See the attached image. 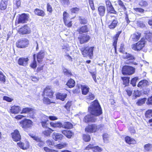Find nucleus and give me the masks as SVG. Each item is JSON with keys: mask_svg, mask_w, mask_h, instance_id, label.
I'll use <instances>...</instances> for the list:
<instances>
[{"mask_svg": "<svg viewBox=\"0 0 152 152\" xmlns=\"http://www.w3.org/2000/svg\"><path fill=\"white\" fill-rule=\"evenodd\" d=\"M3 99L9 102H11L13 100L12 99L7 96H4Z\"/></svg>", "mask_w": 152, "mask_h": 152, "instance_id": "e2e57ef3", "label": "nucleus"}, {"mask_svg": "<svg viewBox=\"0 0 152 152\" xmlns=\"http://www.w3.org/2000/svg\"><path fill=\"white\" fill-rule=\"evenodd\" d=\"M30 136L34 140H35L37 142H38L39 141H41V140H42L41 138L35 136H34L32 134Z\"/></svg>", "mask_w": 152, "mask_h": 152, "instance_id": "864d4df0", "label": "nucleus"}, {"mask_svg": "<svg viewBox=\"0 0 152 152\" xmlns=\"http://www.w3.org/2000/svg\"><path fill=\"white\" fill-rule=\"evenodd\" d=\"M34 12L35 14L39 16L44 17L45 15V13L43 10L38 9H35Z\"/></svg>", "mask_w": 152, "mask_h": 152, "instance_id": "a878e982", "label": "nucleus"}, {"mask_svg": "<svg viewBox=\"0 0 152 152\" xmlns=\"http://www.w3.org/2000/svg\"><path fill=\"white\" fill-rule=\"evenodd\" d=\"M81 88L82 94L83 95H86L89 91V88L86 85H81Z\"/></svg>", "mask_w": 152, "mask_h": 152, "instance_id": "5701e85b", "label": "nucleus"}, {"mask_svg": "<svg viewBox=\"0 0 152 152\" xmlns=\"http://www.w3.org/2000/svg\"><path fill=\"white\" fill-rule=\"evenodd\" d=\"M62 133L69 138H71L73 135V133L70 130H64L62 131Z\"/></svg>", "mask_w": 152, "mask_h": 152, "instance_id": "bb28decb", "label": "nucleus"}, {"mask_svg": "<svg viewBox=\"0 0 152 152\" xmlns=\"http://www.w3.org/2000/svg\"><path fill=\"white\" fill-rule=\"evenodd\" d=\"M46 143L49 146L53 145H54V143L53 142L49 140H47L46 141Z\"/></svg>", "mask_w": 152, "mask_h": 152, "instance_id": "0e129e2a", "label": "nucleus"}, {"mask_svg": "<svg viewBox=\"0 0 152 152\" xmlns=\"http://www.w3.org/2000/svg\"><path fill=\"white\" fill-rule=\"evenodd\" d=\"M126 58L127 59H128V60L127 61V63H129V62H128L129 60L131 61H130V62H132V60L134 59V58L133 56L129 54H126Z\"/></svg>", "mask_w": 152, "mask_h": 152, "instance_id": "49530a36", "label": "nucleus"}, {"mask_svg": "<svg viewBox=\"0 0 152 152\" xmlns=\"http://www.w3.org/2000/svg\"><path fill=\"white\" fill-rule=\"evenodd\" d=\"M141 95V93L140 91L137 90H135L133 93V99H135L137 97L140 96Z\"/></svg>", "mask_w": 152, "mask_h": 152, "instance_id": "72a5a7b5", "label": "nucleus"}, {"mask_svg": "<svg viewBox=\"0 0 152 152\" xmlns=\"http://www.w3.org/2000/svg\"><path fill=\"white\" fill-rule=\"evenodd\" d=\"M63 137L62 134L58 133L55 132L52 134V138L55 141H60L62 140Z\"/></svg>", "mask_w": 152, "mask_h": 152, "instance_id": "4468645a", "label": "nucleus"}, {"mask_svg": "<svg viewBox=\"0 0 152 152\" xmlns=\"http://www.w3.org/2000/svg\"><path fill=\"white\" fill-rule=\"evenodd\" d=\"M145 42L144 39H142L137 43L132 45V48L135 50L139 51L141 50L144 47Z\"/></svg>", "mask_w": 152, "mask_h": 152, "instance_id": "20e7f679", "label": "nucleus"}, {"mask_svg": "<svg viewBox=\"0 0 152 152\" xmlns=\"http://www.w3.org/2000/svg\"><path fill=\"white\" fill-rule=\"evenodd\" d=\"M45 55V52L44 50H41L38 53L37 56V61L39 62H40L41 61L40 60L44 57Z\"/></svg>", "mask_w": 152, "mask_h": 152, "instance_id": "aec40b11", "label": "nucleus"}, {"mask_svg": "<svg viewBox=\"0 0 152 152\" xmlns=\"http://www.w3.org/2000/svg\"><path fill=\"white\" fill-rule=\"evenodd\" d=\"M43 118L45 121H42L41 122L42 126L43 128H47L48 125V124L47 123V121H48V116L44 115L43 116Z\"/></svg>", "mask_w": 152, "mask_h": 152, "instance_id": "c85d7f7f", "label": "nucleus"}, {"mask_svg": "<svg viewBox=\"0 0 152 152\" xmlns=\"http://www.w3.org/2000/svg\"><path fill=\"white\" fill-rule=\"evenodd\" d=\"M86 99L88 100H92L94 98V95L91 93H89L88 95L86 96Z\"/></svg>", "mask_w": 152, "mask_h": 152, "instance_id": "603ef678", "label": "nucleus"}, {"mask_svg": "<svg viewBox=\"0 0 152 152\" xmlns=\"http://www.w3.org/2000/svg\"><path fill=\"white\" fill-rule=\"evenodd\" d=\"M118 36L119 35L118 34H117L115 37L114 38V42L113 43V45L114 46L115 50H116V44Z\"/></svg>", "mask_w": 152, "mask_h": 152, "instance_id": "8fccbe9b", "label": "nucleus"}, {"mask_svg": "<svg viewBox=\"0 0 152 152\" xmlns=\"http://www.w3.org/2000/svg\"><path fill=\"white\" fill-rule=\"evenodd\" d=\"M121 79L123 80V84L127 86L129 82V77H121Z\"/></svg>", "mask_w": 152, "mask_h": 152, "instance_id": "58836bf2", "label": "nucleus"}, {"mask_svg": "<svg viewBox=\"0 0 152 152\" xmlns=\"http://www.w3.org/2000/svg\"><path fill=\"white\" fill-rule=\"evenodd\" d=\"M19 34H30L31 32V30L29 27L27 25H25L20 28L18 30Z\"/></svg>", "mask_w": 152, "mask_h": 152, "instance_id": "1a4fd4ad", "label": "nucleus"}, {"mask_svg": "<svg viewBox=\"0 0 152 152\" xmlns=\"http://www.w3.org/2000/svg\"><path fill=\"white\" fill-rule=\"evenodd\" d=\"M75 82L74 80L72 79L69 80L66 84L69 88H72L73 87L75 86Z\"/></svg>", "mask_w": 152, "mask_h": 152, "instance_id": "473e14b6", "label": "nucleus"}, {"mask_svg": "<svg viewBox=\"0 0 152 152\" xmlns=\"http://www.w3.org/2000/svg\"><path fill=\"white\" fill-rule=\"evenodd\" d=\"M105 8L104 6H99L98 8L99 14L101 16H103L105 13Z\"/></svg>", "mask_w": 152, "mask_h": 152, "instance_id": "4be33fe9", "label": "nucleus"}, {"mask_svg": "<svg viewBox=\"0 0 152 152\" xmlns=\"http://www.w3.org/2000/svg\"><path fill=\"white\" fill-rule=\"evenodd\" d=\"M28 16L27 14H23L19 17L18 21V23H24L28 20Z\"/></svg>", "mask_w": 152, "mask_h": 152, "instance_id": "ddd939ff", "label": "nucleus"}, {"mask_svg": "<svg viewBox=\"0 0 152 152\" xmlns=\"http://www.w3.org/2000/svg\"><path fill=\"white\" fill-rule=\"evenodd\" d=\"M134 10L135 11L137 12H143L144 11V10L142 8H134Z\"/></svg>", "mask_w": 152, "mask_h": 152, "instance_id": "774afa93", "label": "nucleus"}, {"mask_svg": "<svg viewBox=\"0 0 152 152\" xmlns=\"http://www.w3.org/2000/svg\"><path fill=\"white\" fill-rule=\"evenodd\" d=\"M148 85V81L146 80H143L139 82L137 85V86L141 88Z\"/></svg>", "mask_w": 152, "mask_h": 152, "instance_id": "cd10ccee", "label": "nucleus"}, {"mask_svg": "<svg viewBox=\"0 0 152 152\" xmlns=\"http://www.w3.org/2000/svg\"><path fill=\"white\" fill-rule=\"evenodd\" d=\"M29 44V40L26 38H22L18 40L16 42V46L19 48H24L27 47Z\"/></svg>", "mask_w": 152, "mask_h": 152, "instance_id": "7ed1b4c3", "label": "nucleus"}, {"mask_svg": "<svg viewBox=\"0 0 152 152\" xmlns=\"http://www.w3.org/2000/svg\"><path fill=\"white\" fill-rule=\"evenodd\" d=\"M126 91L129 96L132 95V91L130 88H129L126 89Z\"/></svg>", "mask_w": 152, "mask_h": 152, "instance_id": "338daca9", "label": "nucleus"}, {"mask_svg": "<svg viewBox=\"0 0 152 152\" xmlns=\"http://www.w3.org/2000/svg\"><path fill=\"white\" fill-rule=\"evenodd\" d=\"M50 126L54 128L61 127L62 126V125L60 123H54L51 122L50 123Z\"/></svg>", "mask_w": 152, "mask_h": 152, "instance_id": "4c0bfd02", "label": "nucleus"}, {"mask_svg": "<svg viewBox=\"0 0 152 152\" xmlns=\"http://www.w3.org/2000/svg\"><path fill=\"white\" fill-rule=\"evenodd\" d=\"M138 79V78L137 77H135L132 79L131 81V84H132L133 86H136V82Z\"/></svg>", "mask_w": 152, "mask_h": 152, "instance_id": "5fc2aeb1", "label": "nucleus"}, {"mask_svg": "<svg viewBox=\"0 0 152 152\" xmlns=\"http://www.w3.org/2000/svg\"><path fill=\"white\" fill-rule=\"evenodd\" d=\"M94 47H91L89 48H88V56L90 57H91L93 56V52L94 48Z\"/></svg>", "mask_w": 152, "mask_h": 152, "instance_id": "a19ab883", "label": "nucleus"}, {"mask_svg": "<svg viewBox=\"0 0 152 152\" xmlns=\"http://www.w3.org/2000/svg\"><path fill=\"white\" fill-rule=\"evenodd\" d=\"M17 144L18 146L23 150H26L29 147V143L28 141H26L25 143L20 142Z\"/></svg>", "mask_w": 152, "mask_h": 152, "instance_id": "dca6fc26", "label": "nucleus"}, {"mask_svg": "<svg viewBox=\"0 0 152 152\" xmlns=\"http://www.w3.org/2000/svg\"><path fill=\"white\" fill-rule=\"evenodd\" d=\"M81 44H83L88 42L90 39V37L89 35L84 34L80 36L79 37Z\"/></svg>", "mask_w": 152, "mask_h": 152, "instance_id": "2eb2a0df", "label": "nucleus"}, {"mask_svg": "<svg viewBox=\"0 0 152 152\" xmlns=\"http://www.w3.org/2000/svg\"><path fill=\"white\" fill-rule=\"evenodd\" d=\"M66 145L67 144L66 143H61L55 145V146L56 148L61 149L64 148Z\"/></svg>", "mask_w": 152, "mask_h": 152, "instance_id": "79ce46f5", "label": "nucleus"}, {"mask_svg": "<svg viewBox=\"0 0 152 152\" xmlns=\"http://www.w3.org/2000/svg\"><path fill=\"white\" fill-rule=\"evenodd\" d=\"M53 92L50 86H47L43 91L44 96H47L50 98H52L53 95Z\"/></svg>", "mask_w": 152, "mask_h": 152, "instance_id": "9b49d317", "label": "nucleus"}, {"mask_svg": "<svg viewBox=\"0 0 152 152\" xmlns=\"http://www.w3.org/2000/svg\"><path fill=\"white\" fill-rule=\"evenodd\" d=\"M110 21L108 27L111 29H113L117 26L118 21L117 18L114 16L111 15L109 17Z\"/></svg>", "mask_w": 152, "mask_h": 152, "instance_id": "39448f33", "label": "nucleus"}, {"mask_svg": "<svg viewBox=\"0 0 152 152\" xmlns=\"http://www.w3.org/2000/svg\"><path fill=\"white\" fill-rule=\"evenodd\" d=\"M20 124L24 130L31 128L33 125L32 121L28 119L25 118L20 122Z\"/></svg>", "mask_w": 152, "mask_h": 152, "instance_id": "f03ea898", "label": "nucleus"}, {"mask_svg": "<svg viewBox=\"0 0 152 152\" xmlns=\"http://www.w3.org/2000/svg\"><path fill=\"white\" fill-rule=\"evenodd\" d=\"M62 127L66 129H70L72 128V125L69 122H65Z\"/></svg>", "mask_w": 152, "mask_h": 152, "instance_id": "e433bc0d", "label": "nucleus"}, {"mask_svg": "<svg viewBox=\"0 0 152 152\" xmlns=\"http://www.w3.org/2000/svg\"><path fill=\"white\" fill-rule=\"evenodd\" d=\"M102 150V148L98 146H94L92 151L94 152H100Z\"/></svg>", "mask_w": 152, "mask_h": 152, "instance_id": "bf43d9fd", "label": "nucleus"}, {"mask_svg": "<svg viewBox=\"0 0 152 152\" xmlns=\"http://www.w3.org/2000/svg\"><path fill=\"white\" fill-rule=\"evenodd\" d=\"M61 47L62 49L64 50L65 51L66 53L69 51L70 50V48L67 45H63L61 46Z\"/></svg>", "mask_w": 152, "mask_h": 152, "instance_id": "4d7b16f0", "label": "nucleus"}, {"mask_svg": "<svg viewBox=\"0 0 152 152\" xmlns=\"http://www.w3.org/2000/svg\"><path fill=\"white\" fill-rule=\"evenodd\" d=\"M28 60V58H20L18 60V63L20 65L25 66L27 64Z\"/></svg>", "mask_w": 152, "mask_h": 152, "instance_id": "f3484780", "label": "nucleus"}, {"mask_svg": "<svg viewBox=\"0 0 152 152\" xmlns=\"http://www.w3.org/2000/svg\"><path fill=\"white\" fill-rule=\"evenodd\" d=\"M135 69L129 66H124L122 70V73L124 75H130L133 74L135 72Z\"/></svg>", "mask_w": 152, "mask_h": 152, "instance_id": "423d86ee", "label": "nucleus"}, {"mask_svg": "<svg viewBox=\"0 0 152 152\" xmlns=\"http://www.w3.org/2000/svg\"><path fill=\"white\" fill-rule=\"evenodd\" d=\"M5 77L2 73H0V81L2 83L5 82Z\"/></svg>", "mask_w": 152, "mask_h": 152, "instance_id": "6e6d98bb", "label": "nucleus"}, {"mask_svg": "<svg viewBox=\"0 0 152 152\" xmlns=\"http://www.w3.org/2000/svg\"><path fill=\"white\" fill-rule=\"evenodd\" d=\"M141 34L139 32L135 33L131 35V37L134 41H137L140 39Z\"/></svg>", "mask_w": 152, "mask_h": 152, "instance_id": "b1692460", "label": "nucleus"}, {"mask_svg": "<svg viewBox=\"0 0 152 152\" xmlns=\"http://www.w3.org/2000/svg\"><path fill=\"white\" fill-rule=\"evenodd\" d=\"M80 22L81 24H85L87 23V21L85 18H82L80 19Z\"/></svg>", "mask_w": 152, "mask_h": 152, "instance_id": "680f3d73", "label": "nucleus"}, {"mask_svg": "<svg viewBox=\"0 0 152 152\" xmlns=\"http://www.w3.org/2000/svg\"><path fill=\"white\" fill-rule=\"evenodd\" d=\"M146 100V99L145 98L139 99L137 100L136 104L138 106H141L145 103Z\"/></svg>", "mask_w": 152, "mask_h": 152, "instance_id": "c9c22d12", "label": "nucleus"}, {"mask_svg": "<svg viewBox=\"0 0 152 152\" xmlns=\"http://www.w3.org/2000/svg\"><path fill=\"white\" fill-rule=\"evenodd\" d=\"M117 3L121 8L124 10H126V9L123 2L121 0H118Z\"/></svg>", "mask_w": 152, "mask_h": 152, "instance_id": "3c124183", "label": "nucleus"}, {"mask_svg": "<svg viewBox=\"0 0 152 152\" xmlns=\"http://www.w3.org/2000/svg\"><path fill=\"white\" fill-rule=\"evenodd\" d=\"M34 61L31 64L30 66L33 68H35L37 66V63L36 61V55L34 54L33 55Z\"/></svg>", "mask_w": 152, "mask_h": 152, "instance_id": "37998d69", "label": "nucleus"}, {"mask_svg": "<svg viewBox=\"0 0 152 152\" xmlns=\"http://www.w3.org/2000/svg\"><path fill=\"white\" fill-rule=\"evenodd\" d=\"M47 96H44V97L43 99L44 103L47 104H50V103H53L51 102L50 99L47 97Z\"/></svg>", "mask_w": 152, "mask_h": 152, "instance_id": "de8ad7c7", "label": "nucleus"}, {"mask_svg": "<svg viewBox=\"0 0 152 152\" xmlns=\"http://www.w3.org/2000/svg\"><path fill=\"white\" fill-rule=\"evenodd\" d=\"M125 140L126 143L129 144H134L136 142L135 140L128 136L125 137Z\"/></svg>", "mask_w": 152, "mask_h": 152, "instance_id": "6ab92c4d", "label": "nucleus"}, {"mask_svg": "<svg viewBox=\"0 0 152 152\" xmlns=\"http://www.w3.org/2000/svg\"><path fill=\"white\" fill-rule=\"evenodd\" d=\"M102 127L101 125H96L93 124L88 125L85 129V131L88 132L93 133L95 132Z\"/></svg>", "mask_w": 152, "mask_h": 152, "instance_id": "6e6552de", "label": "nucleus"}, {"mask_svg": "<svg viewBox=\"0 0 152 152\" xmlns=\"http://www.w3.org/2000/svg\"><path fill=\"white\" fill-rule=\"evenodd\" d=\"M71 105V102H68L67 103L66 105L65 106V107L67 110L69 111L70 107Z\"/></svg>", "mask_w": 152, "mask_h": 152, "instance_id": "69168bd1", "label": "nucleus"}, {"mask_svg": "<svg viewBox=\"0 0 152 152\" xmlns=\"http://www.w3.org/2000/svg\"><path fill=\"white\" fill-rule=\"evenodd\" d=\"M88 47H84L81 48V50L82 54L84 57H87L88 56Z\"/></svg>", "mask_w": 152, "mask_h": 152, "instance_id": "2f4dec72", "label": "nucleus"}, {"mask_svg": "<svg viewBox=\"0 0 152 152\" xmlns=\"http://www.w3.org/2000/svg\"><path fill=\"white\" fill-rule=\"evenodd\" d=\"M63 19L66 26L68 27L72 26V22L69 21L70 18L69 14L66 12H64L63 13Z\"/></svg>", "mask_w": 152, "mask_h": 152, "instance_id": "9d476101", "label": "nucleus"}, {"mask_svg": "<svg viewBox=\"0 0 152 152\" xmlns=\"http://www.w3.org/2000/svg\"><path fill=\"white\" fill-rule=\"evenodd\" d=\"M66 96L67 94H66L58 93L57 94L56 98L57 99H59L63 101L66 98Z\"/></svg>", "mask_w": 152, "mask_h": 152, "instance_id": "393cba45", "label": "nucleus"}, {"mask_svg": "<svg viewBox=\"0 0 152 152\" xmlns=\"http://www.w3.org/2000/svg\"><path fill=\"white\" fill-rule=\"evenodd\" d=\"M90 114L86 115L84 119L85 122H95L96 120L95 116H98L102 114V109L97 100L93 102L88 109Z\"/></svg>", "mask_w": 152, "mask_h": 152, "instance_id": "f257e3e1", "label": "nucleus"}, {"mask_svg": "<svg viewBox=\"0 0 152 152\" xmlns=\"http://www.w3.org/2000/svg\"><path fill=\"white\" fill-rule=\"evenodd\" d=\"M8 0H2L0 3V9L1 10H4L7 8Z\"/></svg>", "mask_w": 152, "mask_h": 152, "instance_id": "412c9836", "label": "nucleus"}, {"mask_svg": "<svg viewBox=\"0 0 152 152\" xmlns=\"http://www.w3.org/2000/svg\"><path fill=\"white\" fill-rule=\"evenodd\" d=\"M21 113H27L28 117L34 118L35 112L33 108L26 107L22 109Z\"/></svg>", "mask_w": 152, "mask_h": 152, "instance_id": "0eeeda50", "label": "nucleus"}, {"mask_svg": "<svg viewBox=\"0 0 152 152\" xmlns=\"http://www.w3.org/2000/svg\"><path fill=\"white\" fill-rule=\"evenodd\" d=\"M144 147L145 151H149L152 150V145L150 143L144 145Z\"/></svg>", "mask_w": 152, "mask_h": 152, "instance_id": "f704fd0d", "label": "nucleus"}, {"mask_svg": "<svg viewBox=\"0 0 152 152\" xmlns=\"http://www.w3.org/2000/svg\"><path fill=\"white\" fill-rule=\"evenodd\" d=\"M12 137L13 140L17 142L20 140L21 136L19 131L16 129L11 133Z\"/></svg>", "mask_w": 152, "mask_h": 152, "instance_id": "f8f14e48", "label": "nucleus"}, {"mask_svg": "<svg viewBox=\"0 0 152 152\" xmlns=\"http://www.w3.org/2000/svg\"><path fill=\"white\" fill-rule=\"evenodd\" d=\"M21 4L20 0H14L13 6L15 7L18 8Z\"/></svg>", "mask_w": 152, "mask_h": 152, "instance_id": "c03bdc74", "label": "nucleus"}, {"mask_svg": "<svg viewBox=\"0 0 152 152\" xmlns=\"http://www.w3.org/2000/svg\"><path fill=\"white\" fill-rule=\"evenodd\" d=\"M53 130L51 128L48 127V129L42 132V134L45 136L48 137L50 136Z\"/></svg>", "mask_w": 152, "mask_h": 152, "instance_id": "7c9ffc66", "label": "nucleus"}, {"mask_svg": "<svg viewBox=\"0 0 152 152\" xmlns=\"http://www.w3.org/2000/svg\"><path fill=\"white\" fill-rule=\"evenodd\" d=\"M145 37L146 39L150 41L152 38V33L147 32L145 34Z\"/></svg>", "mask_w": 152, "mask_h": 152, "instance_id": "a18cd8bd", "label": "nucleus"}, {"mask_svg": "<svg viewBox=\"0 0 152 152\" xmlns=\"http://www.w3.org/2000/svg\"><path fill=\"white\" fill-rule=\"evenodd\" d=\"M145 116L148 118H151L152 117V110H147L145 113Z\"/></svg>", "mask_w": 152, "mask_h": 152, "instance_id": "09e8293b", "label": "nucleus"}, {"mask_svg": "<svg viewBox=\"0 0 152 152\" xmlns=\"http://www.w3.org/2000/svg\"><path fill=\"white\" fill-rule=\"evenodd\" d=\"M21 110L20 107L18 106L14 105L11 107L10 112L14 114L18 113Z\"/></svg>", "mask_w": 152, "mask_h": 152, "instance_id": "a211bd4d", "label": "nucleus"}, {"mask_svg": "<svg viewBox=\"0 0 152 152\" xmlns=\"http://www.w3.org/2000/svg\"><path fill=\"white\" fill-rule=\"evenodd\" d=\"M107 11L109 12L114 14H116V12L115 10L112 5L109 7H107Z\"/></svg>", "mask_w": 152, "mask_h": 152, "instance_id": "ea45409f", "label": "nucleus"}, {"mask_svg": "<svg viewBox=\"0 0 152 152\" xmlns=\"http://www.w3.org/2000/svg\"><path fill=\"white\" fill-rule=\"evenodd\" d=\"M89 2L90 6L92 10H95V8L93 1L92 0H89Z\"/></svg>", "mask_w": 152, "mask_h": 152, "instance_id": "052dcab7", "label": "nucleus"}, {"mask_svg": "<svg viewBox=\"0 0 152 152\" xmlns=\"http://www.w3.org/2000/svg\"><path fill=\"white\" fill-rule=\"evenodd\" d=\"M77 31L80 34H82L88 32V29L86 26H84L79 28Z\"/></svg>", "mask_w": 152, "mask_h": 152, "instance_id": "c756f323", "label": "nucleus"}, {"mask_svg": "<svg viewBox=\"0 0 152 152\" xmlns=\"http://www.w3.org/2000/svg\"><path fill=\"white\" fill-rule=\"evenodd\" d=\"M83 138L84 140L86 142L89 141L90 140V136L88 135H84Z\"/></svg>", "mask_w": 152, "mask_h": 152, "instance_id": "13d9d810", "label": "nucleus"}]
</instances>
